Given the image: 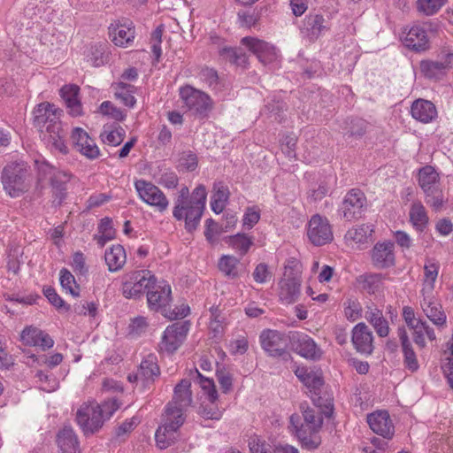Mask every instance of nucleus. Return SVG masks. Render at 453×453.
Listing matches in <instances>:
<instances>
[{"instance_id":"1","label":"nucleus","mask_w":453,"mask_h":453,"mask_svg":"<svg viewBox=\"0 0 453 453\" xmlns=\"http://www.w3.org/2000/svg\"><path fill=\"white\" fill-rule=\"evenodd\" d=\"M207 191L203 185H198L189 194L187 187H182L174 202L173 216L177 220L185 221V228L192 232L198 226L205 207Z\"/></svg>"},{"instance_id":"2","label":"nucleus","mask_w":453,"mask_h":453,"mask_svg":"<svg viewBox=\"0 0 453 453\" xmlns=\"http://www.w3.org/2000/svg\"><path fill=\"white\" fill-rule=\"evenodd\" d=\"M334 410L333 393L325 386L322 372L313 371V432L332 424Z\"/></svg>"},{"instance_id":"3","label":"nucleus","mask_w":453,"mask_h":453,"mask_svg":"<svg viewBox=\"0 0 453 453\" xmlns=\"http://www.w3.org/2000/svg\"><path fill=\"white\" fill-rule=\"evenodd\" d=\"M60 111L50 103L38 104L35 110V120L38 125L47 124L43 132V140L52 149L65 154L67 148L64 140V131L58 121Z\"/></svg>"},{"instance_id":"4","label":"nucleus","mask_w":453,"mask_h":453,"mask_svg":"<svg viewBox=\"0 0 453 453\" xmlns=\"http://www.w3.org/2000/svg\"><path fill=\"white\" fill-rule=\"evenodd\" d=\"M118 408L119 404L115 400L105 402L102 405L96 402L84 403L77 410V424L84 434H93L102 427L104 422L110 418Z\"/></svg>"},{"instance_id":"5","label":"nucleus","mask_w":453,"mask_h":453,"mask_svg":"<svg viewBox=\"0 0 453 453\" xmlns=\"http://www.w3.org/2000/svg\"><path fill=\"white\" fill-rule=\"evenodd\" d=\"M1 181L4 191L11 197L20 196L31 185L27 164L20 162L7 165L2 172Z\"/></svg>"},{"instance_id":"6","label":"nucleus","mask_w":453,"mask_h":453,"mask_svg":"<svg viewBox=\"0 0 453 453\" xmlns=\"http://www.w3.org/2000/svg\"><path fill=\"white\" fill-rule=\"evenodd\" d=\"M418 185L425 193L426 203L434 211L441 210L445 198L440 187V175L432 165H426L418 171Z\"/></svg>"},{"instance_id":"7","label":"nucleus","mask_w":453,"mask_h":453,"mask_svg":"<svg viewBox=\"0 0 453 453\" xmlns=\"http://www.w3.org/2000/svg\"><path fill=\"white\" fill-rule=\"evenodd\" d=\"M171 410H165L162 423L155 434L157 445L161 449L168 448L177 441L180 435L179 429L185 422V418L180 411L173 412Z\"/></svg>"},{"instance_id":"8","label":"nucleus","mask_w":453,"mask_h":453,"mask_svg":"<svg viewBox=\"0 0 453 453\" xmlns=\"http://www.w3.org/2000/svg\"><path fill=\"white\" fill-rule=\"evenodd\" d=\"M301 287V265L296 259H290L285 265L283 278L280 281V298L281 301L294 303L299 294Z\"/></svg>"},{"instance_id":"9","label":"nucleus","mask_w":453,"mask_h":453,"mask_svg":"<svg viewBox=\"0 0 453 453\" xmlns=\"http://www.w3.org/2000/svg\"><path fill=\"white\" fill-rule=\"evenodd\" d=\"M35 164L37 165L38 173L42 177L49 176L53 193L60 203L65 197L68 183L72 178L71 174L67 172L55 169L44 160H35Z\"/></svg>"},{"instance_id":"10","label":"nucleus","mask_w":453,"mask_h":453,"mask_svg":"<svg viewBox=\"0 0 453 453\" xmlns=\"http://www.w3.org/2000/svg\"><path fill=\"white\" fill-rule=\"evenodd\" d=\"M134 188L139 198L159 212H163L168 208L169 201L167 197L153 183L144 180H137L134 181Z\"/></svg>"},{"instance_id":"11","label":"nucleus","mask_w":453,"mask_h":453,"mask_svg":"<svg viewBox=\"0 0 453 453\" xmlns=\"http://www.w3.org/2000/svg\"><path fill=\"white\" fill-rule=\"evenodd\" d=\"M155 283V276L150 271L134 272L127 275L122 286V293L127 298H136L148 293Z\"/></svg>"},{"instance_id":"12","label":"nucleus","mask_w":453,"mask_h":453,"mask_svg":"<svg viewBox=\"0 0 453 453\" xmlns=\"http://www.w3.org/2000/svg\"><path fill=\"white\" fill-rule=\"evenodd\" d=\"M180 96L185 105L200 116H206L212 109V101L210 96L190 86L182 87Z\"/></svg>"},{"instance_id":"13","label":"nucleus","mask_w":453,"mask_h":453,"mask_svg":"<svg viewBox=\"0 0 453 453\" xmlns=\"http://www.w3.org/2000/svg\"><path fill=\"white\" fill-rule=\"evenodd\" d=\"M188 326L185 323H174L168 326L161 338L159 349L166 353H173L185 341Z\"/></svg>"},{"instance_id":"14","label":"nucleus","mask_w":453,"mask_h":453,"mask_svg":"<svg viewBox=\"0 0 453 453\" xmlns=\"http://www.w3.org/2000/svg\"><path fill=\"white\" fill-rule=\"evenodd\" d=\"M171 286L165 281H157L152 284L147 293L148 305L150 310L160 311L163 315L169 305L171 298Z\"/></svg>"},{"instance_id":"15","label":"nucleus","mask_w":453,"mask_h":453,"mask_svg":"<svg viewBox=\"0 0 453 453\" xmlns=\"http://www.w3.org/2000/svg\"><path fill=\"white\" fill-rule=\"evenodd\" d=\"M302 414H293L290 417L292 433L306 446L309 445V436L311 434V411L307 403L300 406Z\"/></svg>"},{"instance_id":"16","label":"nucleus","mask_w":453,"mask_h":453,"mask_svg":"<svg viewBox=\"0 0 453 453\" xmlns=\"http://www.w3.org/2000/svg\"><path fill=\"white\" fill-rule=\"evenodd\" d=\"M260 342L262 349L272 357L287 356L288 339L284 334L267 329L261 333Z\"/></svg>"},{"instance_id":"17","label":"nucleus","mask_w":453,"mask_h":453,"mask_svg":"<svg viewBox=\"0 0 453 453\" xmlns=\"http://www.w3.org/2000/svg\"><path fill=\"white\" fill-rule=\"evenodd\" d=\"M242 42L255 54L258 60L264 65L273 63L279 58L277 49L265 41L255 37H243Z\"/></svg>"},{"instance_id":"18","label":"nucleus","mask_w":453,"mask_h":453,"mask_svg":"<svg viewBox=\"0 0 453 453\" xmlns=\"http://www.w3.org/2000/svg\"><path fill=\"white\" fill-rule=\"evenodd\" d=\"M191 382L188 380H180L174 388L173 400L166 405L165 410L171 411H180L181 416L186 418V411L192 403Z\"/></svg>"},{"instance_id":"19","label":"nucleus","mask_w":453,"mask_h":453,"mask_svg":"<svg viewBox=\"0 0 453 453\" xmlns=\"http://www.w3.org/2000/svg\"><path fill=\"white\" fill-rule=\"evenodd\" d=\"M420 306L427 319L437 327L444 328L447 323V315L441 304L437 301L434 294H422Z\"/></svg>"},{"instance_id":"20","label":"nucleus","mask_w":453,"mask_h":453,"mask_svg":"<svg viewBox=\"0 0 453 453\" xmlns=\"http://www.w3.org/2000/svg\"><path fill=\"white\" fill-rule=\"evenodd\" d=\"M109 37L118 47L127 48L131 45L135 37L133 22L117 20L109 27Z\"/></svg>"},{"instance_id":"21","label":"nucleus","mask_w":453,"mask_h":453,"mask_svg":"<svg viewBox=\"0 0 453 453\" xmlns=\"http://www.w3.org/2000/svg\"><path fill=\"white\" fill-rule=\"evenodd\" d=\"M366 420L373 433L388 440L394 436L395 427L387 411H375L367 415Z\"/></svg>"},{"instance_id":"22","label":"nucleus","mask_w":453,"mask_h":453,"mask_svg":"<svg viewBox=\"0 0 453 453\" xmlns=\"http://www.w3.org/2000/svg\"><path fill=\"white\" fill-rule=\"evenodd\" d=\"M366 203L365 194L358 189H352L344 197L342 205L343 217L352 220L361 217L364 207Z\"/></svg>"},{"instance_id":"23","label":"nucleus","mask_w":453,"mask_h":453,"mask_svg":"<svg viewBox=\"0 0 453 453\" xmlns=\"http://www.w3.org/2000/svg\"><path fill=\"white\" fill-rule=\"evenodd\" d=\"M20 341L30 347H40L43 350L50 349L54 345L53 339L38 327L26 326L20 334Z\"/></svg>"},{"instance_id":"24","label":"nucleus","mask_w":453,"mask_h":453,"mask_svg":"<svg viewBox=\"0 0 453 453\" xmlns=\"http://www.w3.org/2000/svg\"><path fill=\"white\" fill-rule=\"evenodd\" d=\"M352 342L357 352L371 354L373 350V336L369 327L363 322L352 329Z\"/></svg>"},{"instance_id":"25","label":"nucleus","mask_w":453,"mask_h":453,"mask_svg":"<svg viewBox=\"0 0 453 453\" xmlns=\"http://www.w3.org/2000/svg\"><path fill=\"white\" fill-rule=\"evenodd\" d=\"M372 261L375 267L385 269L395 265L394 243L378 242L372 250Z\"/></svg>"},{"instance_id":"26","label":"nucleus","mask_w":453,"mask_h":453,"mask_svg":"<svg viewBox=\"0 0 453 453\" xmlns=\"http://www.w3.org/2000/svg\"><path fill=\"white\" fill-rule=\"evenodd\" d=\"M159 375L157 358L154 354H149L142 360L135 374L128 375L130 382L141 380L143 384L153 381L154 378Z\"/></svg>"},{"instance_id":"27","label":"nucleus","mask_w":453,"mask_h":453,"mask_svg":"<svg viewBox=\"0 0 453 453\" xmlns=\"http://www.w3.org/2000/svg\"><path fill=\"white\" fill-rule=\"evenodd\" d=\"M72 140L77 150L88 158L95 159L99 156V149L86 131L81 127L73 129Z\"/></svg>"},{"instance_id":"28","label":"nucleus","mask_w":453,"mask_h":453,"mask_svg":"<svg viewBox=\"0 0 453 453\" xmlns=\"http://www.w3.org/2000/svg\"><path fill=\"white\" fill-rule=\"evenodd\" d=\"M453 63V53H448L445 60L430 61L423 60L420 62V71L428 79L439 80L446 74L447 70Z\"/></svg>"},{"instance_id":"29","label":"nucleus","mask_w":453,"mask_h":453,"mask_svg":"<svg viewBox=\"0 0 453 453\" xmlns=\"http://www.w3.org/2000/svg\"><path fill=\"white\" fill-rule=\"evenodd\" d=\"M399 339L402 346L403 363L406 370L415 372L419 369V362L412 344L404 329H399Z\"/></svg>"},{"instance_id":"30","label":"nucleus","mask_w":453,"mask_h":453,"mask_svg":"<svg viewBox=\"0 0 453 453\" xmlns=\"http://www.w3.org/2000/svg\"><path fill=\"white\" fill-rule=\"evenodd\" d=\"M406 47L417 51H423L428 49L429 41L426 30L419 27H411L403 37Z\"/></svg>"},{"instance_id":"31","label":"nucleus","mask_w":453,"mask_h":453,"mask_svg":"<svg viewBox=\"0 0 453 453\" xmlns=\"http://www.w3.org/2000/svg\"><path fill=\"white\" fill-rule=\"evenodd\" d=\"M332 226L326 217L313 215V245H325L333 240Z\"/></svg>"},{"instance_id":"32","label":"nucleus","mask_w":453,"mask_h":453,"mask_svg":"<svg viewBox=\"0 0 453 453\" xmlns=\"http://www.w3.org/2000/svg\"><path fill=\"white\" fill-rule=\"evenodd\" d=\"M411 116L422 123L432 122L437 116V111L434 104L427 100H416L411 109Z\"/></svg>"},{"instance_id":"33","label":"nucleus","mask_w":453,"mask_h":453,"mask_svg":"<svg viewBox=\"0 0 453 453\" xmlns=\"http://www.w3.org/2000/svg\"><path fill=\"white\" fill-rule=\"evenodd\" d=\"M249 448L251 453H272V446L258 436H252L249 440ZM274 453H299L297 449L288 444H279L273 449Z\"/></svg>"},{"instance_id":"34","label":"nucleus","mask_w":453,"mask_h":453,"mask_svg":"<svg viewBox=\"0 0 453 453\" xmlns=\"http://www.w3.org/2000/svg\"><path fill=\"white\" fill-rule=\"evenodd\" d=\"M79 91L80 88L73 84L65 85L60 89L61 97L64 99L69 113L75 117L82 114Z\"/></svg>"},{"instance_id":"35","label":"nucleus","mask_w":453,"mask_h":453,"mask_svg":"<svg viewBox=\"0 0 453 453\" xmlns=\"http://www.w3.org/2000/svg\"><path fill=\"white\" fill-rule=\"evenodd\" d=\"M60 453H80L77 436L70 426H65L57 435Z\"/></svg>"},{"instance_id":"36","label":"nucleus","mask_w":453,"mask_h":453,"mask_svg":"<svg viewBox=\"0 0 453 453\" xmlns=\"http://www.w3.org/2000/svg\"><path fill=\"white\" fill-rule=\"evenodd\" d=\"M365 318L371 323L376 333L380 337H386L389 334V326L382 311L374 305L367 306Z\"/></svg>"},{"instance_id":"37","label":"nucleus","mask_w":453,"mask_h":453,"mask_svg":"<svg viewBox=\"0 0 453 453\" xmlns=\"http://www.w3.org/2000/svg\"><path fill=\"white\" fill-rule=\"evenodd\" d=\"M104 259L109 271L117 272L120 270L127 261L125 249L119 244L112 245L105 250Z\"/></svg>"},{"instance_id":"38","label":"nucleus","mask_w":453,"mask_h":453,"mask_svg":"<svg viewBox=\"0 0 453 453\" xmlns=\"http://www.w3.org/2000/svg\"><path fill=\"white\" fill-rule=\"evenodd\" d=\"M440 264L435 260H426L424 265V280L420 294H433L439 274Z\"/></svg>"},{"instance_id":"39","label":"nucleus","mask_w":453,"mask_h":453,"mask_svg":"<svg viewBox=\"0 0 453 453\" xmlns=\"http://www.w3.org/2000/svg\"><path fill=\"white\" fill-rule=\"evenodd\" d=\"M292 349L295 352L304 358L311 357V337L303 332H292L289 335Z\"/></svg>"},{"instance_id":"40","label":"nucleus","mask_w":453,"mask_h":453,"mask_svg":"<svg viewBox=\"0 0 453 453\" xmlns=\"http://www.w3.org/2000/svg\"><path fill=\"white\" fill-rule=\"evenodd\" d=\"M410 222L418 232H423L429 222L425 206L420 201L413 202L409 211Z\"/></svg>"},{"instance_id":"41","label":"nucleus","mask_w":453,"mask_h":453,"mask_svg":"<svg viewBox=\"0 0 453 453\" xmlns=\"http://www.w3.org/2000/svg\"><path fill=\"white\" fill-rule=\"evenodd\" d=\"M409 328L412 332V337L414 342L421 349L426 347V336L430 341H434L436 339L434 330L422 319L418 320L413 326H409Z\"/></svg>"},{"instance_id":"42","label":"nucleus","mask_w":453,"mask_h":453,"mask_svg":"<svg viewBox=\"0 0 453 453\" xmlns=\"http://www.w3.org/2000/svg\"><path fill=\"white\" fill-rule=\"evenodd\" d=\"M229 189L223 182H216L213 185L211 208L216 213H221L229 198Z\"/></svg>"},{"instance_id":"43","label":"nucleus","mask_w":453,"mask_h":453,"mask_svg":"<svg viewBox=\"0 0 453 453\" xmlns=\"http://www.w3.org/2000/svg\"><path fill=\"white\" fill-rule=\"evenodd\" d=\"M226 243L241 257L248 253L254 244V238L244 233H238L225 238Z\"/></svg>"},{"instance_id":"44","label":"nucleus","mask_w":453,"mask_h":453,"mask_svg":"<svg viewBox=\"0 0 453 453\" xmlns=\"http://www.w3.org/2000/svg\"><path fill=\"white\" fill-rule=\"evenodd\" d=\"M114 96L127 107L133 108L136 104L134 97L135 88L133 85L119 81L111 86Z\"/></svg>"},{"instance_id":"45","label":"nucleus","mask_w":453,"mask_h":453,"mask_svg":"<svg viewBox=\"0 0 453 453\" xmlns=\"http://www.w3.org/2000/svg\"><path fill=\"white\" fill-rule=\"evenodd\" d=\"M373 229L369 225H360L350 228L345 234L347 242H351L354 244L368 243Z\"/></svg>"},{"instance_id":"46","label":"nucleus","mask_w":453,"mask_h":453,"mask_svg":"<svg viewBox=\"0 0 453 453\" xmlns=\"http://www.w3.org/2000/svg\"><path fill=\"white\" fill-rule=\"evenodd\" d=\"M240 260L231 255H223L218 263L219 271L230 279H235L240 276L239 272Z\"/></svg>"},{"instance_id":"47","label":"nucleus","mask_w":453,"mask_h":453,"mask_svg":"<svg viewBox=\"0 0 453 453\" xmlns=\"http://www.w3.org/2000/svg\"><path fill=\"white\" fill-rule=\"evenodd\" d=\"M384 280L380 273H366L359 276L358 282L368 293L376 294L382 290Z\"/></svg>"},{"instance_id":"48","label":"nucleus","mask_w":453,"mask_h":453,"mask_svg":"<svg viewBox=\"0 0 453 453\" xmlns=\"http://www.w3.org/2000/svg\"><path fill=\"white\" fill-rule=\"evenodd\" d=\"M125 134V130L119 126H104L101 139L107 145L118 146L123 142Z\"/></svg>"},{"instance_id":"49","label":"nucleus","mask_w":453,"mask_h":453,"mask_svg":"<svg viewBox=\"0 0 453 453\" xmlns=\"http://www.w3.org/2000/svg\"><path fill=\"white\" fill-rule=\"evenodd\" d=\"M59 280L62 288L72 296H80V286L76 283L74 276L65 268L59 273Z\"/></svg>"},{"instance_id":"50","label":"nucleus","mask_w":453,"mask_h":453,"mask_svg":"<svg viewBox=\"0 0 453 453\" xmlns=\"http://www.w3.org/2000/svg\"><path fill=\"white\" fill-rule=\"evenodd\" d=\"M448 0H417L418 11L426 15L432 16L437 13Z\"/></svg>"},{"instance_id":"51","label":"nucleus","mask_w":453,"mask_h":453,"mask_svg":"<svg viewBox=\"0 0 453 453\" xmlns=\"http://www.w3.org/2000/svg\"><path fill=\"white\" fill-rule=\"evenodd\" d=\"M197 380L198 384L203 391V395L206 396L208 402H213L218 400V392L214 381L211 379L203 376L197 370Z\"/></svg>"},{"instance_id":"52","label":"nucleus","mask_w":453,"mask_h":453,"mask_svg":"<svg viewBox=\"0 0 453 453\" xmlns=\"http://www.w3.org/2000/svg\"><path fill=\"white\" fill-rule=\"evenodd\" d=\"M99 112L117 121H123L127 117V114L121 109L116 107L110 101H104L100 104Z\"/></svg>"},{"instance_id":"53","label":"nucleus","mask_w":453,"mask_h":453,"mask_svg":"<svg viewBox=\"0 0 453 453\" xmlns=\"http://www.w3.org/2000/svg\"><path fill=\"white\" fill-rule=\"evenodd\" d=\"M216 402H208L206 404L203 402L198 409V413L204 418L219 420L222 416V411L219 409Z\"/></svg>"},{"instance_id":"54","label":"nucleus","mask_w":453,"mask_h":453,"mask_svg":"<svg viewBox=\"0 0 453 453\" xmlns=\"http://www.w3.org/2000/svg\"><path fill=\"white\" fill-rule=\"evenodd\" d=\"M220 54L230 62L239 65H245L247 62L246 55L239 49L225 48L220 51Z\"/></svg>"},{"instance_id":"55","label":"nucleus","mask_w":453,"mask_h":453,"mask_svg":"<svg viewBox=\"0 0 453 453\" xmlns=\"http://www.w3.org/2000/svg\"><path fill=\"white\" fill-rule=\"evenodd\" d=\"M260 219V211L256 206L248 207L242 218V226L251 229Z\"/></svg>"},{"instance_id":"56","label":"nucleus","mask_w":453,"mask_h":453,"mask_svg":"<svg viewBox=\"0 0 453 453\" xmlns=\"http://www.w3.org/2000/svg\"><path fill=\"white\" fill-rule=\"evenodd\" d=\"M190 309L187 303H180L176 305L173 310L166 309L164 316L171 320L180 319L187 317L189 314Z\"/></svg>"},{"instance_id":"57","label":"nucleus","mask_w":453,"mask_h":453,"mask_svg":"<svg viewBox=\"0 0 453 453\" xmlns=\"http://www.w3.org/2000/svg\"><path fill=\"white\" fill-rule=\"evenodd\" d=\"M344 313L348 319L355 321L361 317V305L355 300H348L345 303Z\"/></svg>"},{"instance_id":"58","label":"nucleus","mask_w":453,"mask_h":453,"mask_svg":"<svg viewBox=\"0 0 453 453\" xmlns=\"http://www.w3.org/2000/svg\"><path fill=\"white\" fill-rule=\"evenodd\" d=\"M36 377L41 382L40 388L46 392L55 391L58 387V382L53 379L50 378L47 374L43 373L42 371H39L36 373Z\"/></svg>"},{"instance_id":"59","label":"nucleus","mask_w":453,"mask_h":453,"mask_svg":"<svg viewBox=\"0 0 453 453\" xmlns=\"http://www.w3.org/2000/svg\"><path fill=\"white\" fill-rule=\"evenodd\" d=\"M34 360H36L40 365H45L50 368H53L58 365L63 361V356L60 353H55L50 356H42L36 358L34 355L30 357Z\"/></svg>"},{"instance_id":"60","label":"nucleus","mask_w":453,"mask_h":453,"mask_svg":"<svg viewBox=\"0 0 453 453\" xmlns=\"http://www.w3.org/2000/svg\"><path fill=\"white\" fill-rule=\"evenodd\" d=\"M71 265L76 273L83 275L88 272L86 259L81 252H76L73 254Z\"/></svg>"},{"instance_id":"61","label":"nucleus","mask_w":453,"mask_h":453,"mask_svg":"<svg viewBox=\"0 0 453 453\" xmlns=\"http://www.w3.org/2000/svg\"><path fill=\"white\" fill-rule=\"evenodd\" d=\"M148 324L143 317L134 319L129 326V334L133 336H139L147 329Z\"/></svg>"},{"instance_id":"62","label":"nucleus","mask_w":453,"mask_h":453,"mask_svg":"<svg viewBox=\"0 0 453 453\" xmlns=\"http://www.w3.org/2000/svg\"><path fill=\"white\" fill-rule=\"evenodd\" d=\"M271 276L268 266L264 263L257 265L253 272V278L257 283H265L271 279Z\"/></svg>"},{"instance_id":"63","label":"nucleus","mask_w":453,"mask_h":453,"mask_svg":"<svg viewBox=\"0 0 453 453\" xmlns=\"http://www.w3.org/2000/svg\"><path fill=\"white\" fill-rule=\"evenodd\" d=\"M248 349V341L245 337H240L229 343V351L234 355H242Z\"/></svg>"},{"instance_id":"64","label":"nucleus","mask_w":453,"mask_h":453,"mask_svg":"<svg viewBox=\"0 0 453 453\" xmlns=\"http://www.w3.org/2000/svg\"><path fill=\"white\" fill-rule=\"evenodd\" d=\"M435 230L441 236H448L453 232V222L448 219H441L435 224Z\"/></svg>"}]
</instances>
